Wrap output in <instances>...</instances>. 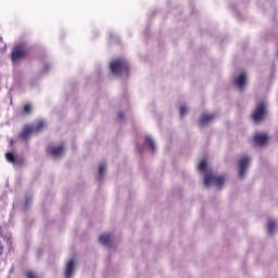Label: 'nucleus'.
Instances as JSON below:
<instances>
[{
  "label": "nucleus",
  "instance_id": "obj_13",
  "mask_svg": "<svg viewBox=\"0 0 278 278\" xmlns=\"http://www.w3.org/2000/svg\"><path fill=\"white\" fill-rule=\"evenodd\" d=\"M99 242H101V244H104V247H108V244L112 242V235L110 233L100 235Z\"/></svg>",
  "mask_w": 278,
  "mask_h": 278
},
{
  "label": "nucleus",
  "instance_id": "obj_14",
  "mask_svg": "<svg viewBox=\"0 0 278 278\" xmlns=\"http://www.w3.org/2000/svg\"><path fill=\"white\" fill-rule=\"evenodd\" d=\"M268 233L273 236L275 233V229H277V222L269 220L267 224Z\"/></svg>",
  "mask_w": 278,
  "mask_h": 278
},
{
  "label": "nucleus",
  "instance_id": "obj_20",
  "mask_svg": "<svg viewBox=\"0 0 278 278\" xmlns=\"http://www.w3.org/2000/svg\"><path fill=\"white\" fill-rule=\"evenodd\" d=\"M118 117H119L121 119L125 117V115L123 114V112H121V113L118 114Z\"/></svg>",
  "mask_w": 278,
  "mask_h": 278
},
{
  "label": "nucleus",
  "instance_id": "obj_3",
  "mask_svg": "<svg viewBox=\"0 0 278 278\" xmlns=\"http://www.w3.org/2000/svg\"><path fill=\"white\" fill-rule=\"evenodd\" d=\"M110 68L113 75H129V63L123 58L113 60Z\"/></svg>",
  "mask_w": 278,
  "mask_h": 278
},
{
  "label": "nucleus",
  "instance_id": "obj_11",
  "mask_svg": "<svg viewBox=\"0 0 278 278\" xmlns=\"http://www.w3.org/2000/svg\"><path fill=\"white\" fill-rule=\"evenodd\" d=\"M73 273H75V260H70L65 269V278H72Z\"/></svg>",
  "mask_w": 278,
  "mask_h": 278
},
{
  "label": "nucleus",
  "instance_id": "obj_12",
  "mask_svg": "<svg viewBox=\"0 0 278 278\" xmlns=\"http://www.w3.org/2000/svg\"><path fill=\"white\" fill-rule=\"evenodd\" d=\"M49 152L52 157H60L64 153V146L61 144L59 147L51 148Z\"/></svg>",
  "mask_w": 278,
  "mask_h": 278
},
{
  "label": "nucleus",
  "instance_id": "obj_7",
  "mask_svg": "<svg viewBox=\"0 0 278 278\" xmlns=\"http://www.w3.org/2000/svg\"><path fill=\"white\" fill-rule=\"evenodd\" d=\"M251 162V159L248 156H244L243 159L239 160V177L240 179L244 178V175L247 173V168H249V164Z\"/></svg>",
  "mask_w": 278,
  "mask_h": 278
},
{
  "label": "nucleus",
  "instance_id": "obj_16",
  "mask_svg": "<svg viewBox=\"0 0 278 278\" xmlns=\"http://www.w3.org/2000/svg\"><path fill=\"white\" fill-rule=\"evenodd\" d=\"M23 114H31V104H25L24 105Z\"/></svg>",
  "mask_w": 278,
  "mask_h": 278
},
{
  "label": "nucleus",
  "instance_id": "obj_6",
  "mask_svg": "<svg viewBox=\"0 0 278 278\" xmlns=\"http://www.w3.org/2000/svg\"><path fill=\"white\" fill-rule=\"evenodd\" d=\"M5 160L10 164H13V166H23V164H25V159L23 156L14 155L12 152L5 154Z\"/></svg>",
  "mask_w": 278,
  "mask_h": 278
},
{
  "label": "nucleus",
  "instance_id": "obj_18",
  "mask_svg": "<svg viewBox=\"0 0 278 278\" xmlns=\"http://www.w3.org/2000/svg\"><path fill=\"white\" fill-rule=\"evenodd\" d=\"M26 277L27 278H38V275L36 273L31 271V270H28L26 273Z\"/></svg>",
  "mask_w": 278,
  "mask_h": 278
},
{
  "label": "nucleus",
  "instance_id": "obj_10",
  "mask_svg": "<svg viewBox=\"0 0 278 278\" xmlns=\"http://www.w3.org/2000/svg\"><path fill=\"white\" fill-rule=\"evenodd\" d=\"M214 118H216L215 114H202L201 118H200V125L201 127H205V125H208V123H212V121H214Z\"/></svg>",
  "mask_w": 278,
  "mask_h": 278
},
{
  "label": "nucleus",
  "instance_id": "obj_2",
  "mask_svg": "<svg viewBox=\"0 0 278 278\" xmlns=\"http://www.w3.org/2000/svg\"><path fill=\"white\" fill-rule=\"evenodd\" d=\"M45 127H47V124L42 121L37 124H26L18 134V138L20 140H29V138H31V134H40Z\"/></svg>",
  "mask_w": 278,
  "mask_h": 278
},
{
  "label": "nucleus",
  "instance_id": "obj_1",
  "mask_svg": "<svg viewBox=\"0 0 278 278\" xmlns=\"http://www.w3.org/2000/svg\"><path fill=\"white\" fill-rule=\"evenodd\" d=\"M200 173L204 174V186H217V188H223L225 184V176H216L210 169H207V162L202 160L198 166Z\"/></svg>",
  "mask_w": 278,
  "mask_h": 278
},
{
  "label": "nucleus",
  "instance_id": "obj_9",
  "mask_svg": "<svg viewBox=\"0 0 278 278\" xmlns=\"http://www.w3.org/2000/svg\"><path fill=\"white\" fill-rule=\"evenodd\" d=\"M254 142H255V144H258V147L266 144V142H268V135L267 134L255 135Z\"/></svg>",
  "mask_w": 278,
  "mask_h": 278
},
{
  "label": "nucleus",
  "instance_id": "obj_8",
  "mask_svg": "<svg viewBox=\"0 0 278 278\" xmlns=\"http://www.w3.org/2000/svg\"><path fill=\"white\" fill-rule=\"evenodd\" d=\"M236 86L239 88V90H244V87L247 86V74L241 73L236 79H235Z\"/></svg>",
  "mask_w": 278,
  "mask_h": 278
},
{
  "label": "nucleus",
  "instance_id": "obj_4",
  "mask_svg": "<svg viewBox=\"0 0 278 278\" xmlns=\"http://www.w3.org/2000/svg\"><path fill=\"white\" fill-rule=\"evenodd\" d=\"M265 116H266V103L260 102L256 105L254 113L252 114V119L254 121V123H262Z\"/></svg>",
  "mask_w": 278,
  "mask_h": 278
},
{
  "label": "nucleus",
  "instance_id": "obj_17",
  "mask_svg": "<svg viewBox=\"0 0 278 278\" xmlns=\"http://www.w3.org/2000/svg\"><path fill=\"white\" fill-rule=\"evenodd\" d=\"M180 110V116H184L185 114H188V108L186 105H181L179 108Z\"/></svg>",
  "mask_w": 278,
  "mask_h": 278
},
{
  "label": "nucleus",
  "instance_id": "obj_15",
  "mask_svg": "<svg viewBox=\"0 0 278 278\" xmlns=\"http://www.w3.org/2000/svg\"><path fill=\"white\" fill-rule=\"evenodd\" d=\"M146 144L150 147L151 151H155V142L151 137H146Z\"/></svg>",
  "mask_w": 278,
  "mask_h": 278
},
{
  "label": "nucleus",
  "instance_id": "obj_19",
  "mask_svg": "<svg viewBox=\"0 0 278 278\" xmlns=\"http://www.w3.org/2000/svg\"><path fill=\"white\" fill-rule=\"evenodd\" d=\"M99 173H100L101 176L103 175V173H105V165H100L99 166Z\"/></svg>",
  "mask_w": 278,
  "mask_h": 278
},
{
  "label": "nucleus",
  "instance_id": "obj_5",
  "mask_svg": "<svg viewBox=\"0 0 278 278\" xmlns=\"http://www.w3.org/2000/svg\"><path fill=\"white\" fill-rule=\"evenodd\" d=\"M27 58V50L25 48L17 46L13 49L11 59L12 62H18V60H25Z\"/></svg>",
  "mask_w": 278,
  "mask_h": 278
}]
</instances>
